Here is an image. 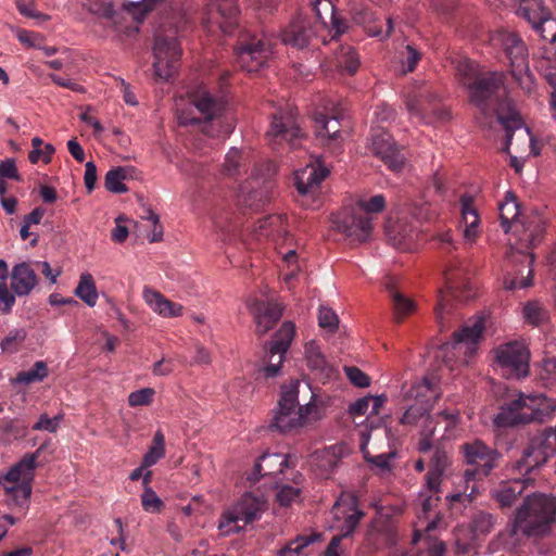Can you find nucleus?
I'll return each instance as SVG.
<instances>
[{"instance_id": "obj_57", "label": "nucleus", "mask_w": 556, "mask_h": 556, "mask_svg": "<svg viewBox=\"0 0 556 556\" xmlns=\"http://www.w3.org/2000/svg\"><path fill=\"white\" fill-rule=\"evenodd\" d=\"M495 525V518L493 515L479 511L471 520V529L475 538L480 535H486L492 531Z\"/></svg>"}, {"instance_id": "obj_18", "label": "nucleus", "mask_w": 556, "mask_h": 556, "mask_svg": "<svg viewBox=\"0 0 556 556\" xmlns=\"http://www.w3.org/2000/svg\"><path fill=\"white\" fill-rule=\"evenodd\" d=\"M519 2L517 15L529 22L542 38H547L545 35L546 26L553 28L554 33L551 34V40L556 41V20L551 16V12L544 5L543 0H519Z\"/></svg>"}, {"instance_id": "obj_36", "label": "nucleus", "mask_w": 556, "mask_h": 556, "mask_svg": "<svg viewBox=\"0 0 556 556\" xmlns=\"http://www.w3.org/2000/svg\"><path fill=\"white\" fill-rule=\"evenodd\" d=\"M484 330V321L482 318H476L475 320L466 324L459 331L454 333V340L458 349L465 346V353H473L475 345L480 339Z\"/></svg>"}, {"instance_id": "obj_54", "label": "nucleus", "mask_w": 556, "mask_h": 556, "mask_svg": "<svg viewBox=\"0 0 556 556\" xmlns=\"http://www.w3.org/2000/svg\"><path fill=\"white\" fill-rule=\"evenodd\" d=\"M127 178V169L125 167H116L109 170L105 175V188L113 193H124L127 188L124 184Z\"/></svg>"}, {"instance_id": "obj_1", "label": "nucleus", "mask_w": 556, "mask_h": 556, "mask_svg": "<svg viewBox=\"0 0 556 556\" xmlns=\"http://www.w3.org/2000/svg\"><path fill=\"white\" fill-rule=\"evenodd\" d=\"M501 225L506 233L511 231L516 239L510 241L509 257H516L519 254L522 262L527 263V276L520 279L506 277L504 288L506 290H516L530 287L532 285V266L534 255L528 251L539 242L546 227V217L542 212L534 210L529 214L520 216V208L516 195L511 191L505 193L504 200L498 204Z\"/></svg>"}, {"instance_id": "obj_62", "label": "nucleus", "mask_w": 556, "mask_h": 556, "mask_svg": "<svg viewBox=\"0 0 556 556\" xmlns=\"http://www.w3.org/2000/svg\"><path fill=\"white\" fill-rule=\"evenodd\" d=\"M437 422L434 418L431 416V422L422 421L418 427L420 428V441L418 444V450L420 452H428L432 447V437L435 431Z\"/></svg>"}, {"instance_id": "obj_50", "label": "nucleus", "mask_w": 556, "mask_h": 556, "mask_svg": "<svg viewBox=\"0 0 556 556\" xmlns=\"http://www.w3.org/2000/svg\"><path fill=\"white\" fill-rule=\"evenodd\" d=\"M48 376L47 364L42 361H37L34 366L24 371L17 372V375L11 379L13 386L16 384H30L34 382H40Z\"/></svg>"}, {"instance_id": "obj_59", "label": "nucleus", "mask_w": 556, "mask_h": 556, "mask_svg": "<svg viewBox=\"0 0 556 556\" xmlns=\"http://www.w3.org/2000/svg\"><path fill=\"white\" fill-rule=\"evenodd\" d=\"M456 72L462 79L463 85L467 88L478 78V64L469 59H460L456 64Z\"/></svg>"}, {"instance_id": "obj_4", "label": "nucleus", "mask_w": 556, "mask_h": 556, "mask_svg": "<svg viewBox=\"0 0 556 556\" xmlns=\"http://www.w3.org/2000/svg\"><path fill=\"white\" fill-rule=\"evenodd\" d=\"M300 386L299 380H292L290 384L281 388L278 408L270 425L281 433L298 431L320 419L314 393L306 404L299 405Z\"/></svg>"}, {"instance_id": "obj_42", "label": "nucleus", "mask_w": 556, "mask_h": 556, "mask_svg": "<svg viewBox=\"0 0 556 556\" xmlns=\"http://www.w3.org/2000/svg\"><path fill=\"white\" fill-rule=\"evenodd\" d=\"M253 231L257 239H275L276 236H285L287 235L285 216L277 214L263 217L256 223Z\"/></svg>"}, {"instance_id": "obj_11", "label": "nucleus", "mask_w": 556, "mask_h": 556, "mask_svg": "<svg viewBox=\"0 0 556 556\" xmlns=\"http://www.w3.org/2000/svg\"><path fill=\"white\" fill-rule=\"evenodd\" d=\"M445 290H439L438 304L435 307L437 321L443 327L444 312L448 307V298H455L459 301H468L476 294V289L467 276L464 267L458 265L451 266L444 273Z\"/></svg>"}, {"instance_id": "obj_6", "label": "nucleus", "mask_w": 556, "mask_h": 556, "mask_svg": "<svg viewBox=\"0 0 556 556\" xmlns=\"http://www.w3.org/2000/svg\"><path fill=\"white\" fill-rule=\"evenodd\" d=\"M493 41L502 45L509 59L510 73L516 83L525 92L531 93L535 89V81L529 70L527 48L522 40L516 34L501 31Z\"/></svg>"}, {"instance_id": "obj_43", "label": "nucleus", "mask_w": 556, "mask_h": 556, "mask_svg": "<svg viewBox=\"0 0 556 556\" xmlns=\"http://www.w3.org/2000/svg\"><path fill=\"white\" fill-rule=\"evenodd\" d=\"M438 518H434L427 522L424 533L419 530H415L414 541L425 540V544L427 546L426 551H422L418 554V556H444L445 554V544L442 541H438L431 536V532L438 527Z\"/></svg>"}, {"instance_id": "obj_21", "label": "nucleus", "mask_w": 556, "mask_h": 556, "mask_svg": "<svg viewBox=\"0 0 556 556\" xmlns=\"http://www.w3.org/2000/svg\"><path fill=\"white\" fill-rule=\"evenodd\" d=\"M370 151L379 156L390 169L399 172L404 165V157L400 153L391 136L382 129H374L370 138Z\"/></svg>"}, {"instance_id": "obj_23", "label": "nucleus", "mask_w": 556, "mask_h": 556, "mask_svg": "<svg viewBox=\"0 0 556 556\" xmlns=\"http://www.w3.org/2000/svg\"><path fill=\"white\" fill-rule=\"evenodd\" d=\"M271 188V182L268 179H261L256 169H254L249 178L239 187L238 202L257 208L258 203H263L269 199L268 190Z\"/></svg>"}, {"instance_id": "obj_37", "label": "nucleus", "mask_w": 556, "mask_h": 556, "mask_svg": "<svg viewBox=\"0 0 556 556\" xmlns=\"http://www.w3.org/2000/svg\"><path fill=\"white\" fill-rule=\"evenodd\" d=\"M384 402V395L364 396L350 404L348 412L350 416L354 419L355 424L357 426H362L363 422H357L356 418L363 416L370 417L374 415H378Z\"/></svg>"}, {"instance_id": "obj_34", "label": "nucleus", "mask_w": 556, "mask_h": 556, "mask_svg": "<svg viewBox=\"0 0 556 556\" xmlns=\"http://www.w3.org/2000/svg\"><path fill=\"white\" fill-rule=\"evenodd\" d=\"M315 132L318 139L326 144L339 146L342 141L340 121L337 117H328L317 114L314 117Z\"/></svg>"}, {"instance_id": "obj_24", "label": "nucleus", "mask_w": 556, "mask_h": 556, "mask_svg": "<svg viewBox=\"0 0 556 556\" xmlns=\"http://www.w3.org/2000/svg\"><path fill=\"white\" fill-rule=\"evenodd\" d=\"M504 79L505 75L502 72H492L476 78L467 87L471 101L482 106L485 100L504 85Z\"/></svg>"}, {"instance_id": "obj_64", "label": "nucleus", "mask_w": 556, "mask_h": 556, "mask_svg": "<svg viewBox=\"0 0 556 556\" xmlns=\"http://www.w3.org/2000/svg\"><path fill=\"white\" fill-rule=\"evenodd\" d=\"M523 317L529 324L538 326L545 319L546 313L538 302H529L523 307Z\"/></svg>"}, {"instance_id": "obj_15", "label": "nucleus", "mask_w": 556, "mask_h": 556, "mask_svg": "<svg viewBox=\"0 0 556 556\" xmlns=\"http://www.w3.org/2000/svg\"><path fill=\"white\" fill-rule=\"evenodd\" d=\"M38 285V276L27 262L15 264L10 271L9 293L11 299L0 304L2 314H10L15 305L16 298L28 296Z\"/></svg>"}, {"instance_id": "obj_38", "label": "nucleus", "mask_w": 556, "mask_h": 556, "mask_svg": "<svg viewBox=\"0 0 556 556\" xmlns=\"http://www.w3.org/2000/svg\"><path fill=\"white\" fill-rule=\"evenodd\" d=\"M386 233L390 242L396 248L406 250L414 241L416 233L412 226L400 219L395 223L388 220L386 224Z\"/></svg>"}, {"instance_id": "obj_53", "label": "nucleus", "mask_w": 556, "mask_h": 556, "mask_svg": "<svg viewBox=\"0 0 556 556\" xmlns=\"http://www.w3.org/2000/svg\"><path fill=\"white\" fill-rule=\"evenodd\" d=\"M165 456V438L161 430H157L153 437L152 445L143 455V467H152Z\"/></svg>"}, {"instance_id": "obj_10", "label": "nucleus", "mask_w": 556, "mask_h": 556, "mask_svg": "<svg viewBox=\"0 0 556 556\" xmlns=\"http://www.w3.org/2000/svg\"><path fill=\"white\" fill-rule=\"evenodd\" d=\"M556 455V425L548 427L533 437L525 448L522 456L516 462L514 468L520 473H529L544 465L548 458Z\"/></svg>"}, {"instance_id": "obj_26", "label": "nucleus", "mask_w": 556, "mask_h": 556, "mask_svg": "<svg viewBox=\"0 0 556 556\" xmlns=\"http://www.w3.org/2000/svg\"><path fill=\"white\" fill-rule=\"evenodd\" d=\"M142 299L149 308L163 318H175L184 314V306L165 298L160 291L144 287Z\"/></svg>"}, {"instance_id": "obj_8", "label": "nucleus", "mask_w": 556, "mask_h": 556, "mask_svg": "<svg viewBox=\"0 0 556 556\" xmlns=\"http://www.w3.org/2000/svg\"><path fill=\"white\" fill-rule=\"evenodd\" d=\"M190 102L203 116L205 124L203 131L210 137H227L233 130V123L224 122L219 117L225 110L226 102L222 98L213 97L205 88H199L190 97Z\"/></svg>"}, {"instance_id": "obj_32", "label": "nucleus", "mask_w": 556, "mask_h": 556, "mask_svg": "<svg viewBox=\"0 0 556 556\" xmlns=\"http://www.w3.org/2000/svg\"><path fill=\"white\" fill-rule=\"evenodd\" d=\"M359 66V59L356 51L352 47H341L334 55L327 60L324 67L327 71H336L340 74L353 75Z\"/></svg>"}, {"instance_id": "obj_3", "label": "nucleus", "mask_w": 556, "mask_h": 556, "mask_svg": "<svg viewBox=\"0 0 556 556\" xmlns=\"http://www.w3.org/2000/svg\"><path fill=\"white\" fill-rule=\"evenodd\" d=\"M556 522V497L544 493H533L523 500L516 510L507 534L518 540L519 535L527 538L542 536L548 533L551 526Z\"/></svg>"}, {"instance_id": "obj_29", "label": "nucleus", "mask_w": 556, "mask_h": 556, "mask_svg": "<svg viewBox=\"0 0 556 556\" xmlns=\"http://www.w3.org/2000/svg\"><path fill=\"white\" fill-rule=\"evenodd\" d=\"M304 358L309 370L320 379H329L334 374V368L328 363L316 341H308L304 345Z\"/></svg>"}, {"instance_id": "obj_39", "label": "nucleus", "mask_w": 556, "mask_h": 556, "mask_svg": "<svg viewBox=\"0 0 556 556\" xmlns=\"http://www.w3.org/2000/svg\"><path fill=\"white\" fill-rule=\"evenodd\" d=\"M451 464L448 454L443 450H435L431 458V467L426 476L427 486L437 492H441L442 477Z\"/></svg>"}, {"instance_id": "obj_17", "label": "nucleus", "mask_w": 556, "mask_h": 556, "mask_svg": "<svg viewBox=\"0 0 556 556\" xmlns=\"http://www.w3.org/2000/svg\"><path fill=\"white\" fill-rule=\"evenodd\" d=\"M463 452L468 464L480 466V468L465 471L464 478L466 483L473 481L477 475L488 476L500 458L498 452L486 446L480 440L464 444Z\"/></svg>"}, {"instance_id": "obj_47", "label": "nucleus", "mask_w": 556, "mask_h": 556, "mask_svg": "<svg viewBox=\"0 0 556 556\" xmlns=\"http://www.w3.org/2000/svg\"><path fill=\"white\" fill-rule=\"evenodd\" d=\"M320 539L319 534L299 535L277 552L278 556H309L308 547Z\"/></svg>"}, {"instance_id": "obj_12", "label": "nucleus", "mask_w": 556, "mask_h": 556, "mask_svg": "<svg viewBox=\"0 0 556 556\" xmlns=\"http://www.w3.org/2000/svg\"><path fill=\"white\" fill-rule=\"evenodd\" d=\"M494 363L507 378H525L529 374L530 351L521 340L503 343L493 350Z\"/></svg>"}, {"instance_id": "obj_22", "label": "nucleus", "mask_w": 556, "mask_h": 556, "mask_svg": "<svg viewBox=\"0 0 556 556\" xmlns=\"http://www.w3.org/2000/svg\"><path fill=\"white\" fill-rule=\"evenodd\" d=\"M237 15L238 8L235 0H211L205 23L229 34L236 25Z\"/></svg>"}, {"instance_id": "obj_9", "label": "nucleus", "mask_w": 556, "mask_h": 556, "mask_svg": "<svg viewBox=\"0 0 556 556\" xmlns=\"http://www.w3.org/2000/svg\"><path fill=\"white\" fill-rule=\"evenodd\" d=\"M152 50L154 58L152 66L155 77L168 81L177 73L182 54L176 31L170 34L157 33Z\"/></svg>"}, {"instance_id": "obj_46", "label": "nucleus", "mask_w": 556, "mask_h": 556, "mask_svg": "<svg viewBox=\"0 0 556 556\" xmlns=\"http://www.w3.org/2000/svg\"><path fill=\"white\" fill-rule=\"evenodd\" d=\"M517 397L508 401L502 407L494 418L497 427L519 426L525 420L526 415H520Z\"/></svg>"}, {"instance_id": "obj_40", "label": "nucleus", "mask_w": 556, "mask_h": 556, "mask_svg": "<svg viewBox=\"0 0 556 556\" xmlns=\"http://www.w3.org/2000/svg\"><path fill=\"white\" fill-rule=\"evenodd\" d=\"M525 486L526 480L515 479L501 483L491 494L501 507H510L518 496L521 495Z\"/></svg>"}, {"instance_id": "obj_5", "label": "nucleus", "mask_w": 556, "mask_h": 556, "mask_svg": "<svg viewBox=\"0 0 556 556\" xmlns=\"http://www.w3.org/2000/svg\"><path fill=\"white\" fill-rule=\"evenodd\" d=\"M39 450L35 453L27 454L14 464L5 473L0 475V486L11 504L24 507L28 504Z\"/></svg>"}, {"instance_id": "obj_49", "label": "nucleus", "mask_w": 556, "mask_h": 556, "mask_svg": "<svg viewBox=\"0 0 556 556\" xmlns=\"http://www.w3.org/2000/svg\"><path fill=\"white\" fill-rule=\"evenodd\" d=\"M295 334V326L291 321H286L277 331L275 339L271 341L269 349L273 352L286 355Z\"/></svg>"}, {"instance_id": "obj_30", "label": "nucleus", "mask_w": 556, "mask_h": 556, "mask_svg": "<svg viewBox=\"0 0 556 556\" xmlns=\"http://www.w3.org/2000/svg\"><path fill=\"white\" fill-rule=\"evenodd\" d=\"M289 466V457L281 453H264L254 465V472L250 478L253 481L261 477L273 476L283 472V468Z\"/></svg>"}, {"instance_id": "obj_58", "label": "nucleus", "mask_w": 556, "mask_h": 556, "mask_svg": "<svg viewBox=\"0 0 556 556\" xmlns=\"http://www.w3.org/2000/svg\"><path fill=\"white\" fill-rule=\"evenodd\" d=\"M393 301L394 314L397 320H402L415 309V304L396 290H390Z\"/></svg>"}, {"instance_id": "obj_28", "label": "nucleus", "mask_w": 556, "mask_h": 556, "mask_svg": "<svg viewBox=\"0 0 556 556\" xmlns=\"http://www.w3.org/2000/svg\"><path fill=\"white\" fill-rule=\"evenodd\" d=\"M329 170L321 164H308L295 172V187L300 194L313 193L328 176Z\"/></svg>"}, {"instance_id": "obj_19", "label": "nucleus", "mask_w": 556, "mask_h": 556, "mask_svg": "<svg viewBox=\"0 0 556 556\" xmlns=\"http://www.w3.org/2000/svg\"><path fill=\"white\" fill-rule=\"evenodd\" d=\"M517 401L521 412L520 415H526L521 425L544 422L551 418L556 409V401L544 394L519 393Z\"/></svg>"}, {"instance_id": "obj_2", "label": "nucleus", "mask_w": 556, "mask_h": 556, "mask_svg": "<svg viewBox=\"0 0 556 556\" xmlns=\"http://www.w3.org/2000/svg\"><path fill=\"white\" fill-rule=\"evenodd\" d=\"M313 9L317 23L313 26L302 14L295 15L280 33L282 43L303 49L311 43L313 36L320 29L332 33V39L345 31V23L338 16L330 0H316Z\"/></svg>"}, {"instance_id": "obj_51", "label": "nucleus", "mask_w": 556, "mask_h": 556, "mask_svg": "<svg viewBox=\"0 0 556 556\" xmlns=\"http://www.w3.org/2000/svg\"><path fill=\"white\" fill-rule=\"evenodd\" d=\"M359 435H361V439H362L361 451H362V453L364 455V458L368 463L375 465L376 467H378V468H380L382 470L390 469V462L395 456V453L394 452H390V453H382V454H379V455H376V456H370L368 451H367V445H368L369 438H370L369 431H367V430H359Z\"/></svg>"}, {"instance_id": "obj_16", "label": "nucleus", "mask_w": 556, "mask_h": 556, "mask_svg": "<svg viewBox=\"0 0 556 556\" xmlns=\"http://www.w3.org/2000/svg\"><path fill=\"white\" fill-rule=\"evenodd\" d=\"M331 514L334 520L331 527L339 531L337 536H341V539L352 534L364 516L352 493H342L336 501Z\"/></svg>"}, {"instance_id": "obj_52", "label": "nucleus", "mask_w": 556, "mask_h": 556, "mask_svg": "<svg viewBox=\"0 0 556 556\" xmlns=\"http://www.w3.org/2000/svg\"><path fill=\"white\" fill-rule=\"evenodd\" d=\"M431 409L432 408L427 406L412 404L400 418V424L404 426L418 427L422 421L431 422Z\"/></svg>"}, {"instance_id": "obj_56", "label": "nucleus", "mask_w": 556, "mask_h": 556, "mask_svg": "<svg viewBox=\"0 0 556 556\" xmlns=\"http://www.w3.org/2000/svg\"><path fill=\"white\" fill-rule=\"evenodd\" d=\"M356 211L362 212L368 216L380 213L386 207V198L382 194H376L370 198H361L353 206Z\"/></svg>"}, {"instance_id": "obj_61", "label": "nucleus", "mask_w": 556, "mask_h": 556, "mask_svg": "<svg viewBox=\"0 0 556 556\" xmlns=\"http://www.w3.org/2000/svg\"><path fill=\"white\" fill-rule=\"evenodd\" d=\"M141 505L143 510L151 514L160 513L164 507V503L153 489L143 490Z\"/></svg>"}, {"instance_id": "obj_14", "label": "nucleus", "mask_w": 556, "mask_h": 556, "mask_svg": "<svg viewBox=\"0 0 556 556\" xmlns=\"http://www.w3.org/2000/svg\"><path fill=\"white\" fill-rule=\"evenodd\" d=\"M266 137L274 149L285 143L289 144L291 148H296L303 139L304 134L295 110L288 108L275 113Z\"/></svg>"}, {"instance_id": "obj_55", "label": "nucleus", "mask_w": 556, "mask_h": 556, "mask_svg": "<svg viewBox=\"0 0 556 556\" xmlns=\"http://www.w3.org/2000/svg\"><path fill=\"white\" fill-rule=\"evenodd\" d=\"M430 103V93H420L416 97L409 98L406 101V106L408 112L413 116H417L420 119H422L425 123H430L432 119L428 118L427 112L428 106L427 104Z\"/></svg>"}, {"instance_id": "obj_48", "label": "nucleus", "mask_w": 556, "mask_h": 556, "mask_svg": "<svg viewBox=\"0 0 556 556\" xmlns=\"http://www.w3.org/2000/svg\"><path fill=\"white\" fill-rule=\"evenodd\" d=\"M74 294L89 307L96 306L99 294L91 274L83 273L80 275L78 285L74 290Z\"/></svg>"}, {"instance_id": "obj_33", "label": "nucleus", "mask_w": 556, "mask_h": 556, "mask_svg": "<svg viewBox=\"0 0 556 556\" xmlns=\"http://www.w3.org/2000/svg\"><path fill=\"white\" fill-rule=\"evenodd\" d=\"M342 447L332 445L320 451H316L311 456V465L320 477L327 478L339 465Z\"/></svg>"}, {"instance_id": "obj_63", "label": "nucleus", "mask_w": 556, "mask_h": 556, "mask_svg": "<svg viewBox=\"0 0 556 556\" xmlns=\"http://www.w3.org/2000/svg\"><path fill=\"white\" fill-rule=\"evenodd\" d=\"M155 395L153 388H142L128 395V404L131 407L148 406L152 403Z\"/></svg>"}, {"instance_id": "obj_41", "label": "nucleus", "mask_w": 556, "mask_h": 556, "mask_svg": "<svg viewBox=\"0 0 556 556\" xmlns=\"http://www.w3.org/2000/svg\"><path fill=\"white\" fill-rule=\"evenodd\" d=\"M303 476L300 472L293 473V484L277 482L276 501L280 506L288 507L300 500L302 492Z\"/></svg>"}, {"instance_id": "obj_60", "label": "nucleus", "mask_w": 556, "mask_h": 556, "mask_svg": "<svg viewBox=\"0 0 556 556\" xmlns=\"http://www.w3.org/2000/svg\"><path fill=\"white\" fill-rule=\"evenodd\" d=\"M440 493L441 492L430 490L427 486V482L425 483L424 489L419 492L418 503L420 505V511L424 514L425 518L438 505V502L440 501Z\"/></svg>"}, {"instance_id": "obj_20", "label": "nucleus", "mask_w": 556, "mask_h": 556, "mask_svg": "<svg viewBox=\"0 0 556 556\" xmlns=\"http://www.w3.org/2000/svg\"><path fill=\"white\" fill-rule=\"evenodd\" d=\"M271 54L270 46L263 39L253 38L250 42L241 45L237 49V61L247 72L260 71Z\"/></svg>"}, {"instance_id": "obj_31", "label": "nucleus", "mask_w": 556, "mask_h": 556, "mask_svg": "<svg viewBox=\"0 0 556 556\" xmlns=\"http://www.w3.org/2000/svg\"><path fill=\"white\" fill-rule=\"evenodd\" d=\"M463 236L466 242L473 243L480 235V218L472 206V199L464 195L460 199Z\"/></svg>"}, {"instance_id": "obj_44", "label": "nucleus", "mask_w": 556, "mask_h": 556, "mask_svg": "<svg viewBox=\"0 0 556 556\" xmlns=\"http://www.w3.org/2000/svg\"><path fill=\"white\" fill-rule=\"evenodd\" d=\"M538 70L552 87L551 106H556V50L549 49L538 61Z\"/></svg>"}, {"instance_id": "obj_27", "label": "nucleus", "mask_w": 556, "mask_h": 556, "mask_svg": "<svg viewBox=\"0 0 556 556\" xmlns=\"http://www.w3.org/2000/svg\"><path fill=\"white\" fill-rule=\"evenodd\" d=\"M248 306L254 315L260 334L270 330L282 316L283 307L278 303L253 301Z\"/></svg>"}, {"instance_id": "obj_7", "label": "nucleus", "mask_w": 556, "mask_h": 556, "mask_svg": "<svg viewBox=\"0 0 556 556\" xmlns=\"http://www.w3.org/2000/svg\"><path fill=\"white\" fill-rule=\"evenodd\" d=\"M265 507L263 495L245 493L222 514L218 529L224 535L239 532L245 525L260 518Z\"/></svg>"}, {"instance_id": "obj_35", "label": "nucleus", "mask_w": 556, "mask_h": 556, "mask_svg": "<svg viewBox=\"0 0 556 556\" xmlns=\"http://www.w3.org/2000/svg\"><path fill=\"white\" fill-rule=\"evenodd\" d=\"M498 119L506 130L505 150L508 151L516 131H518V137H520L522 142L528 143L531 150H533L534 140L531 136L530 129L528 127H523L522 119L518 113L511 112L507 116L500 115Z\"/></svg>"}, {"instance_id": "obj_13", "label": "nucleus", "mask_w": 556, "mask_h": 556, "mask_svg": "<svg viewBox=\"0 0 556 556\" xmlns=\"http://www.w3.org/2000/svg\"><path fill=\"white\" fill-rule=\"evenodd\" d=\"M372 216L348 207L332 215L331 228L343 235L351 243H364L372 236Z\"/></svg>"}, {"instance_id": "obj_25", "label": "nucleus", "mask_w": 556, "mask_h": 556, "mask_svg": "<svg viewBox=\"0 0 556 556\" xmlns=\"http://www.w3.org/2000/svg\"><path fill=\"white\" fill-rule=\"evenodd\" d=\"M403 397L414 401L413 404L432 408L440 397L438 384L429 378L414 382L407 389L403 388Z\"/></svg>"}, {"instance_id": "obj_45", "label": "nucleus", "mask_w": 556, "mask_h": 556, "mask_svg": "<svg viewBox=\"0 0 556 556\" xmlns=\"http://www.w3.org/2000/svg\"><path fill=\"white\" fill-rule=\"evenodd\" d=\"M247 156L239 149L231 148L225 155L220 172L225 177L237 179L247 172Z\"/></svg>"}]
</instances>
